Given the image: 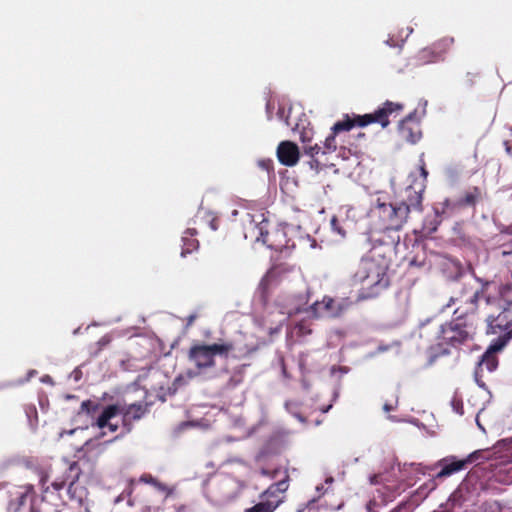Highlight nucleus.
<instances>
[{"mask_svg": "<svg viewBox=\"0 0 512 512\" xmlns=\"http://www.w3.org/2000/svg\"><path fill=\"white\" fill-rule=\"evenodd\" d=\"M423 183L417 186L409 185L405 188L401 199L395 203H388L377 199L371 209L372 218L380 231H399L407 223L413 212L421 213L423 210Z\"/></svg>", "mask_w": 512, "mask_h": 512, "instance_id": "nucleus-1", "label": "nucleus"}, {"mask_svg": "<svg viewBox=\"0 0 512 512\" xmlns=\"http://www.w3.org/2000/svg\"><path fill=\"white\" fill-rule=\"evenodd\" d=\"M382 256L377 252L376 247L370 251L369 255L362 257L356 271L351 277L353 285L361 286L364 297L377 296L382 290L388 287L387 278L388 263L383 257L382 261H377L376 257Z\"/></svg>", "mask_w": 512, "mask_h": 512, "instance_id": "nucleus-2", "label": "nucleus"}, {"mask_svg": "<svg viewBox=\"0 0 512 512\" xmlns=\"http://www.w3.org/2000/svg\"><path fill=\"white\" fill-rule=\"evenodd\" d=\"M270 223L264 217V214L252 215L246 230L257 241H261L268 248L283 252L295 248V241L289 237L294 231L289 225H279L269 228Z\"/></svg>", "mask_w": 512, "mask_h": 512, "instance_id": "nucleus-3", "label": "nucleus"}, {"mask_svg": "<svg viewBox=\"0 0 512 512\" xmlns=\"http://www.w3.org/2000/svg\"><path fill=\"white\" fill-rule=\"evenodd\" d=\"M454 316L450 322L440 325L435 356L449 354L448 347L457 348L474 338L476 332L474 321L466 316Z\"/></svg>", "mask_w": 512, "mask_h": 512, "instance_id": "nucleus-4", "label": "nucleus"}, {"mask_svg": "<svg viewBox=\"0 0 512 512\" xmlns=\"http://www.w3.org/2000/svg\"><path fill=\"white\" fill-rule=\"evenodd\" d=\"M404 106L400 103L386 101L381 107L373 113L364 115H354L352 118L345 115L344 119L336 122L331 131L334 134L350 131L353 127H365L373 123L380 124L382 128H386L390 124V117H396L403 110Z\"/></svg>", "mask_w": 512, "mask_h": 512, "instance_id": "nucleus-5", "label": "nucleus"}, {"mask_svg": "<svg viewBox=\"0 0 512 512\" xmlns=\"http://www.w3.org/2000/svg\"><path fill=\"white\" fill-rule=\"evenodd\" d=\"M233 350L234 344L231 341L213 344L195 343L189 348L187 357L198 371H204L216 365L217 355L227 358Z\"/></svg>", "mask_w": 512, "mask_h": 512, "instance_id": "nucleus-6", "label": "nucleus"}, {"mask_svg": "<svg viewBox=\"0 0 512 512\" xmlns=\"http://www.w3.org/2000/svg\"><path fill=\"white\" fill-rule=\"evenodd\" d=\"M482 294L483 288L479 287L475 280L462 281L458 283L455 295L450 298L447 306L459 303L454 310V315L472 316L477 311Z\"/></svg>", "mask_w": 512, "mask_h": 512, "instance_id": "nucleus-7", "label": "nucleus"}, {"mask_svg": "<svg viewBox=\"0 0 512 512\" xmlns=\"http://www.w3.org/2000/svg\"><path fill=\"white\" fill-rule=\"evenodd\" d=\"M509 343V337L502 339H494L489 345L488 349L481 356L480 361L474 371V379L477 385L481 388H486L484 382V371L488 373L494 372L498 367L497 352H500Z\"/></svg>", "mask_w": 512, "mask_h": 512, "instance_id": "nucleus-8", "label": "nucleus"}, {"mask_svg": "<svg viewBox=\"0 0 512 512\" xmlns=\"http://www.w3.org/2000/svg\"><path fill=\"white\" fill-rule=\"evenodd\" d=\"M351 302L348 299H334L324 296L321 301H316L310 306V311L315 318L341 317L350 307Z\"/></svg>", "mask_w": 512, "mask_h": 512, "instance_id": "nucleus-9", "label": "nucleus"}, {"mask_svg": "<svg viewBox=\"0 0 512 512\" xmlns=\"http://www.w3.org/2000/svg\"><path fill=\"white\" fill-rule=\"evenodd\" d=\"M482 198L479 187L473 186L466 190L462 196L455 199H445L442 203V212L454 214L466 208H474Z\"/></svg>", "mask_w": 512, "mask_h": 512, "instance_id": "nucleus-10", "label": "nucleus"}, {"mask_svg": "<svg viewBox=\"0 0 512 512\" xmlns=\"http://www.w3.org/2000/svg\"><path fill=\"white\" fill-rule=\"evenodd\" d=\"M487 334L498 335L496 339L509 337L512 339V313L509 310H502L497 316L489 315L486 318Z\"/></svg>", "mask_w": 512, "mask_h": 512, "instance_id": "nucleus-11", "label": "nucleus"}, {"mask_svg": "<svg viewBox=\"0 0 512 512\" xmlns=\"http://www.w3.org/2000/svg\"><path fill=\"white\" fill-rule=\"evenodd\" d=\"M71 505L63 502L53 492H49V488L44 489L43 496L31 502L30 512H73Z\"/></svg>", "mask_w": 512, "mask_h": 512, "instance_id": "nucleus-12", "label": "nucleus"}, {"mask_svg": "<svg viewBox=\"0 0 512 512\" xmlns=\"http://www.w3.org/2000/svg\"><path fill=\"white\" fill-rule=\"evenodd\" d=\"M398 131L400 137L409 143L415 144L420 140L422 131L416 112L410 113L400 121Z\"/></svg>", "mask_w": 512, "mask_h": 512, "instance_id": "nucleus-13", "label": "nucleus"}, {"mask_svg": "<svg viewBox=\"0 0 512 512\" xmlns=\"http://www.w3.org/2000/svg\"><path fill=\"white\" fill-rule=\"evenodd\" d=\"M454 39L452 37H444L435 42L431 47L422 49L419 52L421 60L434 62L442 59L443 55L453 46Z\"/></svg>", "mask_w": 512, "mask_h": 512, "instance_id": "nucleus-14", "label": "nucleus"}, {"mask_svg": "<svg viewBox=\"0 0 512 512\" xmlns=\"http://www.w3.org/2000/svg\"><path fill=\"white\" fill-rule=\"evenodd\" d=\"M80 475L81 468L79 463L74 461L65 469L61 477H57L51 482V486L55 491H60L68 484V491L71 492L73 485L79 480Z\"/></svg>", "mask_w": 512, "mask_h": 512, "instance_id": "nucleus-15", "label": "nucleus"}, {"mask_svg": "<svg viewBox=\"0 0 512 512\" xmlns=\"http://www.w3.org/2000/svg\"><path fill=\"white\" fill-rule=\"evenodd\" d=\"M35 496V489L32 484L19 486L11 493V499L7 504V512H19L26 504L28 498Z\"/></svg>", "mask_w": 512, "mask_h": 512, "instance_id": "nucleus-16", "label": "nucleus"}, {"mask_svg": "<svg viewBox=\"0 0 512 512\" xmlns=\"http://www.w3.org/2000/svg\"><path fill=\"white\" fill-rule=\"evenodd\" d=\"M299 148L292 141H282L277 147V158L285 166H295L299 161Z\"/></svg>", "mask_w": 512, "mask_h": 512, "instance_id": "nucleus-17", "label": "nucleus"}, {"mask_svg": "<svg viewBox=\"0 0 512 512\" xmlns=\"http://www.w3.org/2000/svg\"><path fill=\"white\" fill-rule=\"evenodd\" d=\"M146 413V407L140 403L130 404L128 406L120 405L119 415L122 416V425L126 432L132 429L133 421L140 420Z\"/></svg>", "mask_w": 512, "mask_h": 512, "instance_id": "nucleus-18", "label": "nucleus"}, {"mask_svg": "<svg viewBox=\"0 0 512 512\" xmlns=\"http://www.w3.org/2000/svg\"><path fill=\"white\" fill-rule=\"evenodd\" d=\"M119 412V404H110L102 409L100 415L92 425L97 426L99 429L108 428L110 432L115 433L118 430L119 425L117 423H113L111 420L115 416L119 415Z\"/></svg>", "mask_w": 512, "mask_h": 512, "instance_id": "nucleus-19", "label": "nucleus"}, {"mask_svg": "<svg viewBox=\"0 0 512 512\" xmlns=\"http://www.w3.org/2000/svg\"><path fill=\"white\" fill-rule=\"evenodd\" d=\"M289 487V474L288 471L284 470V478L276 483L271 484L265 491L260 494V498L263 501L278 500L279 506L283 503L284 497L281 496L287 491Z\"/></svg>", "mask_w": 512, "mask_h": 512, "instance_id": "nucleus-20", "label": "nucleus"}, {"mask_svg": "<svg viewBox=\"0 0 512 512\" xmlns=\"http://www.w3.org/2000/svg\"><path fill=\"white\" fill-rule=\"evenodd\" d=\"M291 271V268L285 264H278L271 267L263 276L260 287L263 292H267L271 286L276 285L281 279Z\"/></svg>", "mask_w": 512, "mask_h": 512, "instance_id": "nucleus-21", "label": "nucleus"}, {"mask_svg": "<svg viewBox=\"0 0 512 512\" xmlns=\"http://www.w3.org/2000/svg\"><path fill=\"white\" fill-rule=\"evenodd\" d=\"M442 469L436 474V478L448 477L464 468H466L465 460H457L455 457L451 459H443L441 461Z\"/></svg>", "mask_w": 512, "mask_h": 512, "instance_id": "nucleus-22", "label": "nucleus"}, {"mask_svg": "<svg viewBox=\"0 0 512 512\" xmlns=\"http://www.w3.org/2000/svg\"><path fill=\"white\" fill-rule=\"evenodd\" d=\"M197 231L194 228H188L182 236V251L181 256L185 257L187 254L196 251L199 247V241L195 238Z\"/></svg>", "mask_w": 512, "mask_h": 512, "instance_id": "nucleus-23", "label": "nucleus"}, {"mask_svg": "<svg viewBox=\"0 0 512 512\" xmlns=\"http://www.w3.org/2000/svg\"><path fill=\"white\" fill-rule=\"evenodd\" d=\"M301 141L303 143V152L304 154L310 156L314 159L315 162L318 163V161L315 159L317 155L320 154L321 147L316 143L314 145H311L312 138L308 135V131H303L301 133Z\"/></svg>", "mask_w": 512, "mask_h": 512, "instance_id": "nucleus-24", "label": "nucleus"}, {"mask_svg": "<svg viewBox=\"0 0 512 512\" xmlns=\"http://www.w3.org/2000/svg\"><path fill=\"white\" fill-rule=\"evenodd\" d=\"M279 507L278 500L261 501L245 510V512H275Z\"/></svg>", "mask_w": 512, "mask_h": 512, "instance_id": "nucleus-25", "label": "nucleus"}, {"mask_svg": "<svg viewBox=\"0 0 512 512\" xmlns=\"http://www.w3.org/2000/svg\"><path fill=\"white\" fill-rule=\"evenodd\" d=\"M100 408H101V405L99 402H95L92 400H85L81 403L80 411L93 417L99 411Z\"/></svg>", "mask_w": 512, "mask_h": 512, "instance_id": "nucleus-26", "label": "nucleus"}, {"mask_svg": "<svg viewBox=\"0 0 512 512\" xmlns=\"http://www.w3.org/2000/svg\"><path fill=\"white\" fill-rule=\"evenodd\" d=\"M336 135L337 134H334V132L331 131V134L326 137V139L324 141V147L321 148L320 153L328 154V153H332V152L336 151V149H337Z\"/></svg>", "mask_w": 512, "mask_h": 512, "instance_id": "nucleus-27", "label": "nucleus"}, {"mask_svg": "<svg viewBox=\"0 0 512 512\" xmlns=\"http://www.w3.org/2000/svg\"><path fill=\"white\" fill-rule=\"evenodd\" d=\"M488 456L486 455V451L484 450H477L469 454L464 460L466 465L472 464V463H482L483 461L487 460Z\"/></svg>", "mask_w": 512, "mask_h": 512, "instance_id": "nucleus-28", "label": "nucleus"}, {"mask_svg": "<svg viewBox=\"0 0 512 512\" xmlns=\"http://www.w3.org/2000/svg\"><path fill=\"white\" fill-rule=\"evenodd\" d=\"M330 224H331V227H332L333 231H335L337 234H339L342 237L345 236L346 232L342 228V226L340 225L339 220L337 219V217H335V216L332 217V219L330 221Z\"/></svg>", "mask_w": 512, "mask_h": 512, "instance_id": "nucleus-29", "label": "nucleus"}, {"mask_svg": "<svg viewBox=\"0 0 512 512\" xmlns=\"http://www.w3.org/2000/svg\"><path fill=\"white\" fill-rule=\"evenodd\" d=\"M154 487L161 492H165L167 496H170L173 494L172 488L168 487L166 484H164L158 480L154 484Z\"/></svg>", "mask_w": 512, "mask_h": 512, "instance_id": "nucleus-30", "label": "nucleus"}, {"mask_svg": "<svg viewBox=\"0 0 512 512\" xmlns=\"http://www.w3.org/2000/svg\"><path fill=\"white\" fill-rule=\"evenodd\" d=\"M279 473H280V469L279 468H276V469H273V470H269V469H265V468L261 469V474L264 475V476H267V477H269L271 479L276 478Z\"/></svg>", "mask_w": 512, "mask_h": 512, "instance_id": "nucleus-31", "label": "nucleus"}, {"mask_svg": "<svg viewBox=\"0 0 512 512\" xmlns=\"http://www.w3.org/2000/svg\"><path fill=\"white\" fill-rule=\"evenodd\" d=\"M140 480H141L142 482H145V483H147V484H151V485H153V486H154V484H155V483H156V481H157V479H156V478H154V477H153L152 475H150V474L142 475V476H141V478H140Z\"/></svg>", "mask_w": 512, "mask_h": 512, "instance_id": "nucleus-32", "label": "nucleus"}, {"mask_svg": "<svg viewBox=\"0 0 512 512\" xmlns=\"http://www.w3.org/2000/svg\"><path fill=\"white\" fill-rule=\"evenodd\" d=\"M284 113H285V109H284L283 107H280V108L278 109V113H277V114H278V117H279L280 119H284L285 124H286L287 126H289V127H290V126H292V123L290 122L289 117H285V118H284Z\"/></svg>", "mask_w": 512, "mask_h": 512, "instance_id": "nucleus-33", "label": "nucleus"}, {"mask_svg": "<svg viewBox=\"0 0 512 512\" xmlns=\"http://www.w3.org/2000/svg\"><path fill=\"white\" fill-rule=\"evenodd\" d=\"M420 163H421L420 164V173H421V176L423 177V180L425 181L428 176V171L426 169V164L422 158L420 159Z\"/></svg>", "mask_w": 512, "mask_h": 512, "instance_id": "nucleus-34", "label": "nucleus"}, {"mask_svg": "<svg viewBox=\"0 0 512 512\" xmlns=\"http://www.w3.org/2000/svg\"><path fill=\"white\" fill-rule=\"evenodd\" d=\"M376 506H377V502L375 500H370L366 505V509L368 512H374V508Z\"/></svg>", "mask_w": 512, "mask_h": 512, "instance_id": "nucleus-35", "label": "nucleus"}, {"mask_svg": "<svg viewBox=\"0 0 512 512\" xmlns=\"http://www.w3.org/2000/svg\"><path fill=\"white\" fill-rule=\"evenodd\" d=\"M196 318H197V315H195V314L189 315L187 317L186 327H190L191 325H193Z\"/></svg>", "mask_w": 512, "mask_h": 512, "instance_id": "nucleus-36", "label": "nucleus"}, {"mask_svg": "<svg viewBox=\"0 0 512 512\" xmlns=\"http://www.w3.org/2000/svg\"><path fill=\"white\" fill-rule=\"evenodd\" d=\"M504 147L506 153L512 157V146L510 145L509 141H504Z\"/></svg>", "mask_w": 512, "mask_h": 512, "instance_id": "nucleus-37", "label": "nucleus"}, {"mask_svg": "<svg viewBox=\"0 0 512 512\" xmlns=\"http://www.w3.org/2000/svg\"><path fill=\"white\" fill-rule=\"evenodd\" d=\"M109 342H110V338H109V337H107V336H104V337H102V338L98 341V344H99L100 346H105V345H107Z\"/></svg>", "mask_w": 512, "mask_h": 512, "instance_id": "nucleus-38", "label": "nucleus"}, {"mask_svg": "<svg viewBox=\"0 0 512 512\" xmlns=\"http://www.w3.org/2000/svg\"><path fill=\"white\" fill-rule=\"evenodd\" d=\"M383 409L385 412H391L395 409V406H393L392 404H389V403H385L383 405Z\"/></svg>", "mask_w": 512, "mask_h": 512, "instance_id": "nucleus-39", "label": "nucleus"}, {"mask_svg": "<svg viewBox=\"0 0 512 512\" xmlns=\"http://www.w3.org/2000/svg\"><path fill=\"white\" fill-rule=\"evenodd\" d=\"M503 446L507 447L508 449H512V438L505 439L502 441Z\"/></svg>", "mask_w": 512, "mask_h": 512, "instance_id": "nucleus-40", "label": "nucleus"}, {"mask_svg": "<svg viewBox=\"0 0 512 512\" xmlns=\"http://www.w3.org/2000/svg\"><path fill=\"white\" fill-rule=\"evenodd\" d=\"M370 482H371V484H377L378 483V475H373L370 478Z\"/></svg>", "mask_w": 512, "mask_h": 512, "instance_id": "nucleus-41", "label": "nucleus"}, {"mask_svg": "<svg viewBox=\"0 0 512 512\" xmlns=\"http://www.w3.org/2000/svg\"><path fill=\"white\" fill-rule=\"evenodd\" d=\"M398 241H399V237H397V239H396V240H395V239H391L390 243H387V245H388L389 249H391V247H392L396 242H398Z\"/></svg>", "mask_w": 512, "mask_h": 512, "instance_id": "nucleus-42", "label": "nucleus"}, {"mask_svg": "<svg viewBox=\"0 0 512 512\" xmlns=\"http://www.w3.org/2000/svg\"><path fill=\"white\" fill-rule=\"evenodd\" d=\"M47 480H48V476H47V475H44V476H42V477H41V479H40V483L42 484V486H44V485H45V483L47 482Z\"/></svg>", "mask_w": 512, "mask_h": 512, "instance_id": "nucleus-43", "label": "nucleus"}, {"mask_svg": "<svg viewBox=\"0 0 512 512\" xmlns=\"http://www.w3.org/2000/svg\"><path fill=\"white\" fill-rule=\"evenodd\" d=\"M260 165H261L263 168L268 169V168H269V165H270V162H267V163H266L265 161H262V162H260Z\"/></svg>", "mask_w": 512, "mask_h": 512, "instance_id": "nucleus-44", "label": "nucleus"}, {"mask_svg": "<svg viewBox=\"0 0 512 512\" xmlns=\"http://www.w3.org/2000/svg\"><path fill=\"white\" fill-rule=\"evenodd\" d=\"M391 39L386 40V43L390 46H396L394 43L391 42Z\"/></svg>", "mask_w": 512, "mask_h": 512, "instance_id": "nucleus-45", "label": "nucleus"}, {"mask_svg": "<svg viewBox=\"0 0 512 512\" xmlns=\"http://www.w3.org/2000/svg\"><path fill=\"white\" fill-rule=\"evenodd\" d=\"M476 421H477V425H478V427H479V428H481L482 430H484V428H483V427L481 426V424L479 423L478 418L476 419Z\"/></svg>", "mask_w": 512, "mask_h": 512, "instance_id": "nucleus-46", "label": "nucleus"}, {"mask_svg": "<svg viewBox=\"0 0 512 512\" xmlns=\"http://www.w3.org/2000/svg\"><path fill=\"white\" fill-rule=\"evenodd\" d=\"M211 224H212V228H213L214 230H216V229H217V227H216V225H215L214 221H212V223H211Z\"/></svg>", "mask_w": 512, "mask_h": 512, "instance_id": "nucleus-47", "label": "nucleus"}, {"mask_svg": "<svg viewBox=\"0 0 512 512\" xmlns=\"http://www.w3.org/2000/svg\"><path fill=\"white\" fill-rule=\"evenodd\" d=\"M509 130H510V132H511V134H512V127H510V128H509Z\"/></svg>", "mask_w": 512, "mask_h": 512, "instance_id": "nucleus-48", "label": "nucleus"}, {"mask_svg": "<svg viewBox=\"0 0 512 512\" xmlns=\"http://www.w3.org/2000/svg\"><path fill=\"white\" fill-rule=\"evenodd\" d=\"M2 489V484H0V490Z\"/></svg>", "mask_w": 512, "mask_h": 512, "instance_id": "nucleus-49", "label": "nucleus"}, {"mask_svg": "<svg viewBox=\"0 0 512 512\" xmlns=\"http://www.w3.org/2000/svg\"><path fill=\"white\" fill-rule=\"evenodd\" d=\"M298 512H302V510H298Z\"/></svg>", "mask_w": 512, "mask_h": 512, "instance_id": "nucleus-50", "label": "nucleus"}]
</instances>
